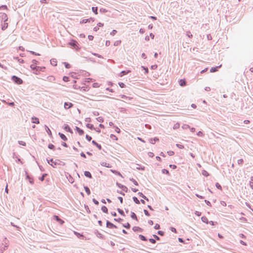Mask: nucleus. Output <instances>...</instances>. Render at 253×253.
<instances>
[{
	"label": "nucleus",
	"mask_w": 253,
	"mask_h": 253,
	"mask_svg": "<svg viewBox=\"0 0 253 253\" xmlns=\"http://www.w3.org/2000/svg\"><path fill=\"white\" fill-rule=\"evenodd\" d=\"M48 148L50 149L54 150L55 149V146L52 144H49L48 145Z\"/></svg>",
	"instance_id": "44"
},
{
	"label": "nucleus",
	"mask_w": 253,
	"mask_h": 253,
	"mask_svg": "<svg viewBox=\"0 0 253 253\" xmlns=\"http://www.w3.org/2000/svg\"><path fill=\"white\" fill-rule=\"evenodd\" d=\"M117 211H118V212H119L121 215H122V216H126V215H125V213H124V211H123L122 210H121V209H120L118 208V209H117Z\"/></svg>",
	"instance_id": "34"
},
{
	"label": "nucleus",
	"mask_w": 253,
	"mask_h": 253,
	"mask_svg": "<svg viewBox=\"0 0 253 253\" xmlns=\"http://www.w3.org/2000/svg\"><path fill=\"white\" fill-rule=\"evenodd\" d=\"M64 129L69 132H70L71 133H73L72 129L70 128L69 126L67 124L64 125Z\"/></svg>",
	"instance_id": "9"
},
{
	"label": "nucleus",
	"mask_w": 253,
	"mask_h": 253,
	"mask_svg": "<svg viewBox=\"0 0 253 253\" xmlns=\"http://www.w3.org/2000/svg\"><path fill=\"white\" fill-rule=\"evenodd\" d=\"M69 44L73 48H76V47H78V43L75 40H72L71 42H69Z\"/></svg>",
	"instance_id": "7"
},
{
	"label": "nucleus",
	"mask_w": 253,
	"mask_h": 253,
	"mask_svg": "<svg viewBox=\"0 0 253 253\" xmlns=\"http://www.w3.org/2000/svg\"><path fill=\"white\" fill-rule=\"evenodd\" d=\"M58 135L60 136V138L63 140L64 141H67V137L63 133L61 132H59Z\"/></svg>",
	"instance_id": "18"
},
{
	"label": "nucleus",
	"mask_w": 253,
	"mask_h": 253,
	"mask_svg": "<svg viewBox=\"0 0 253 253\" xmlns=\"http://www.w3.org/2000/svg\"><path fill=\"white\" fill-rule=\"evenodd\" d=\"M84 174L86 177H87L88 178H92V175H91V173L88 171H85L84 172Z\"/></svg>",
	"instance_id": "22"
},
{
	"label": "nucleus",
	"mask_w": 253,
	"mask_h": 253,
	"mask_svg": "<svg viewBox=\"0 0 253 253\" xmlns=\"http://www.w3.org/2000/svg\"><path fill=\"white\" fill-rule=\"evenodd\" d=\"M162 172L164 174H167V175H169V171L166 169H163L162 170Z\"/></svg>",
	"instance_id": "42"
},
{
	"label": "nucleus",
	"mask_w": 253,
	"mask_h": 253,
	"mask_svg": "<svg viewBox=\"0 0 253 253\" xmlns=\"http://www.w3.org/2000/svg\"><path fill=\"white\" fill-rule=\"evenodd\" d=\"M137 167H136V169L138 170H144L145 169L144 167H141L139 165H137Z\"/></svg>",
	"instance_id": "43"
},
{
	"label": "nucleus",
	"mask_w": 253,
	"mask_h": 253,
	"mask_svg": "<svg viewBox=\"0 0 253 253\" xmlns=\"http://www.w3.org/2000/svg\"><path fill=\"white\" fill-rule=\"evenodd\" d=\"M130 217L133 219H134V220H138V219H137V216H136V214L134 212H132V211L131 212Z\"/></svg>",
	"instance_id": "23"
},
{
	"label": "nucleus",
	"mask_w": 253,
	"mask_h": 253,
	"mask_svg": "<svg viewBox=\"0 0 253 253\" xmlns=\"http://www.w3.org/2000/svg\"><path fill=\"white\" fill-rule=\"evenodd\" d=\"M76 129L79 133V135H82L84 134V131L79 127L76 126Z\"/></svg>",
	"instance_id": "15"
},
{
	"label": "nucleus",
	"mask_w": 253,
	"mask_h": 253,
	"mask_svg": "<svg viewBox=\"0 0 253 253\" xmlns=\"http://www.w3.org/2000/svg\"><path fill=\"white\" fill-rule=\"evenodd\" d=\"M130 72V71L129 70H126V71H122L120 74V76L122 77L124 75H126L128 74Z\"/></svg>",
	"instance_id": "19"
},
{
	"label": "nucleus",
	"mask_w": 253,
	"mask_h": 253,
	"mask_svg": "<svg viewBox=\"0 0 253 253\" xmlns=\"http://www.w3.org/2000/svg\"><path fill=\"white\" fill-rule=\"evenodd\" d=\"M202 174L205 176H208L209 175V173L205 170H203Z\"/></svg>",
	"instance_id": "56"
},
{
	"label": "nucleus",
	"mask_w": 253,
	"mask_h": 253,
	"mask_svg": "<svg viewBox=\"0 0 253 253\" xmlns=\"http://www.w3.org/2000/svg\"><path fill=\"white\" fill-rule=\"evenodd\" d=\"M221 65L216 66V67H211L210 69V72L211 73H214L216 72L218 70V69L221 67Z\"/></svg>",
	"instance_id": "13"
},
{
	"label": "nucleus",
	"mask_w": 253,
	"mask_h": 253,
	"mask_svg": "<svg viewBox=\"0 0 253 253\" xmlns=\"http://www.w3.org/2000/svg\"><path fill=\"white\" fill-rule=\"evenodd\" d=\"M111 171L113 173H115L116 174H117L118 175H120L121 176H122V174H121V173L116 170H111Z\"/></svg>",
	"instance_id": "45"
},
{
	"label": "nucleus",
	"mask_w": 253,
	"mask_h": 253,
	"mask_svg": "<svg viewBox=\"0 0 253 253\" xmlns=\"http://www.w3.org/2000/svg\"><path fill=\"white\" fill-rule=\"evenodd\" d=\"M65 67L67 69H69L71 67V65L68 63L64 62Z\"/></svg>",
	"instance_id": "59"
},
{
	"label": "nucleus",
	"mask_w": 253,
	"mask_h": 253,
	"mask_svg": "<svg viewBox=\"0 0 253 253\" xmlns=\"http://www.w3.org/2000/svg\"><path fill=\"white\" fill-rule=\"evenodd\" d=\"M95 234L98 238H100L101 239H104V236L101 233L99 232L98 231L95 232Z\"/></svg>",
	"instance_id": "20"
},
{
	"label": "nucleus",
	"mask_w": 253,
	"mask_h": 253,
	"mask_svg": "<svg viewBox=\"0 0 253 253\" xmlns=\"http://www.w3.org/2000/svg\"><path fill=\"white\" fill-rule=\"evenodd\" d=\"M159 140V138H157V137H154V138H151L149 141H150V142L151 143V144H154L156 141H158Z\"/></svg>",
	"instance_id": "24"
},
{
	"label": "nucleus",
	"mask_w": 253,
	"mask_h": 253,
	"mask_svg": "<svg viewBox=\"0 0 253 253\" xmlns=\"http://www.w3.org/2000/svg\"><path fill=\"white\" fill-rule=\"evenodd\" d=\"M215 186L218 189H219V190H222V187H221V186L220 185V184L219 183H218V182L216 183H215Z\"/></svg>",
	"instance_id": "49"
},
{
	"label": "nucleus",
	"mask_w": 253,
	"mask_h": 253,
	"mask_svg": "<svg viewBox=\"0 0 253 253\" xmlns=\"http://www.w3.org/2000/svg\"><path fill=\"white\" fill-rule=\"evenodd\" d=\"M87 22H89V20L87 19H83L80 22L81 24L86 23Z\"/></svg>",
	"instance_id": "60"
},
{
	"label": "nucleus",
	"mask_w": 253,
	"mask_h": 253,
	"mask_svg": "<svg viewBox=\"0 0 253 253\" xmlns=\"http://www.w3.org/2000/svg\"><path fill=\"white\" fill-rule=\"evenodd\" d=\"M99 10H100V12L103 13H106L108 11L107 9H106L105 8H101Z\"/></svg>",
	"instance_id": "53"
},
{
	"label": "nucleus",
	"mask_w": 253,
	"mask_h": 253,
	"mask_svg": "<svg viewBox=\"0 0 253 253\" xmlns=\"http://www.w3.org/2000/svg\"><path fill=\"white\" fill-rule=\"evenodd\" d=\"M92 143L95 145L97 148H98V149L101 150L102 146L100 144H99L98 143H97L95 140L92 141Z\"/></svg>",
	"instance_id": "14"
},
{
	"label": "nucleus",
	"mask_w": 253,
	"mask_h": 253,
	"mask_svg": "<svg viewBox=\"0 0 253 253\" xmlns=\"http://www.w3.org/2000/svg\"><path fill=\"white\" fill-rule=\"evenodd\" d=\"M86 126L88 128H89V129H90L91 130H92L93 129H95V127H94L93 125H92V124H87L86 125Z\"/></svg>",
	"instance_id": "30"
},
{
	"label": "nucleus",
	"mask_w": 253,
	"mask_h": 253,
	"mask_svg": "<svg viewBox=\"0 0 253 253\" xmlns=\"http://www.w3.org/2000/svg\"><path fill=\"white\" fill-rule=\"evenodd\" d=\"M9 241L6 238H4L2 241V245L3 246H1L0 248V251L1 253H3L4 251L6 250L7 249L8 246Z\"/></svg>",
	"instance_id": "1"
},
{
	"label": "nucleus",
	"mask_w": 253,
	"mask_h": 253,
	"mask_svg": "<svg viewBox=\"0 0 253 253\" xmlns=\"http://www.w3.org/2000/svg\"><path fill=\"white\" fill-rule=\"evenodd\" d=\"M47 79L48 81L52 82L55 80V78L53 76H50L47 77Z\"/></svg>",
	"instance_id": "31"
},
{
	"label": "nucleus",
	"mask_w": 253,
	"mask_h": 253,
	"mask_svg": "<svg viewBox=\"0 0 253 253\" xmlns=\"http://www.w3.org/2000/svg\"><path fill=\"white\" fill-rule=\"evenodd\" d=\"M106 227L109 228H117L116 225H114L109 220L106 221Z\"/></svg>",
	"instance_id": "4"
},
{
	"label": "nucleus",
	"mask_w": 253,
	"mask_h": 253,
	"mask_svg": "<svg viewBox=\"0 0 253 253\" xmlns=\"http://www.w3.org/2000/svg\"><path fill=\"white\" fill-rule=\"evenodd\" d=\"M69 78L68 77H67V76H64L63 78V80L65 82H67L69 81Z\"/></svg>",
	"instance_id": "57"
},
{
	"label": "nucleus",
	"mask_w": 253,
	"mask_h": 253,
	"mask_svg": "<svg viewBox=\"0 0 253 253\" xmlns=\"http://www.w3.org/2000/svg\"><path fill=\"white\" fill-rule=\"evenodd\" d=\"M74 234L78 237L80 238L81 237H83V235L80 234V233H78L77 232H74Z\"/></svg>",
	"instance_id": "54"
},
{
	"label": "nucleus",
	"mask_w": 253,
	"mask_h": 253,
	"mask_svg": "<svg viewBox=\"0 0 253 253\" xmlns=\"http://www.w3.org/2000/svg\"><path fill=\"white\" fill-rule=\"evenodd\" d=\"M7 27H8V23L4 22L3 25H2L1 30L4 31L7 28Z\"/></svg>",
	"instance_id": "33"
},
{
	"label": "nucleus",
	"mask_w": 253,
	"mask_h": 253,
	"mask_svg": "<svg viewBox=\"0 0 253 253\" xmlns=\"http://www.w3.org/2000/svg\"><path fill=\"white\" fill-rule=\"evenodd\" d=\"M45 130L50 137H52V133L50 129L46 125L45 126Z\"/></svg>",
	"instance_id": "21"
},
{
	"label": "nucleus",
	"mask_w": 253,
	"mask_h": 253,
	"mask_svg": "<svg viewBox=\"0 0 253 253\" xmlns=\"http://www.w3.org/2000/svg\"><path fill=\"white\" fill-rule=\"evenodd\" d=\"M84 189L88 195L90 194V190L87 186H84Z\"/></svg>",
	"instance_id": "28"
},
{
	"label": "nucleus",
	"mask_w": 253,
	"mask_h": 253,
	"mask_svg": "<svg viewBox=\"0 0 253 253\" xmlns=\"http://www.w3.org/2000/svg\"><path fill=\"white\" fill-rule=\"evenodd\" d=\"M53 219L58 222L61 225H62L64 223V221L57 215H54L53 216Z\"/></svg>",
	"instance_id": "6"
},
{
	"label": "nucleus",
	"mask_w": 253,
	"mask_h": 253,
	"mask_svg": "<svg viewBox=\"0 0 253 253\" xmlns=\"http://www.w3.org/2000/svg\"><path fill=\"white\" fill-rule=\"evenodd\" d=\"M117 33V31L116 30H113L110 33V35H112V36H114Z\"/></svg>",
	"instance_id": "64"
},
{
	"label": "nucleus",
	"mask_w": 253,
	"mask_h": 253,
	"mask_svg": "<svg viewBox=\"0 0 253 253\" xmlns=\"http://www.w3.org/2000/svg\"><path fill=\"white\" fill-rule=\"evenodd\" d=\"M132 230L135 232H142L143 231V229L137 226H134L132 228Z\"/></svg>",
	"instance_id": "10"
},
{
	"label": "nucleus",
	"mask_w": 253,
	"mask_h": 253,
	"mask_svg": "<svg viewBox=\"0 0 253 253\" xmlns=\"http://www.w3.org/2000/svg\"><path fill=\"white\" fill-rule=\"evenodd\" d=\"M46 161L48 164L51 165L53 168H56L57 165H59V162H61L59 160L54 161L53 159H46Z\"/></svg>",
	"instance_id": "2"
},
{
	"label": "nucleus",
	"mask_w": 253,
	"mask_h": 253,
	"mask_svg": "<svg viewBox=\"0 0 253 253\" xmlns=\"http://www.w3.org/2000/svg\"><path fill=\"white\" fill-rule=\"evenodd\" d=\"M50 63L53 66H55L57 65V61L56 59H52L50 60Z\"/></svg>",
	"instance_id": "26"
},
{
	"label": "nucleus",
	"mask_w": 253,
	"mask_h": 253,
	"mask_svg": "<svg viewBox=\"0 0 253 253\" xmlns=\"http://www.w3.org/2000/svg\"><path fill=\"white\" fill-rule=\"evenodd\" d=\"M110 138L114 140H117L118 137L114 134H111L110 135Z\"/></svg>",
	"instance_id": "47"
},
{
	"label": "nucleus",
	"mask_w": 253,
	"mask_h": 253,
	"mask_svg": "<svg viewBox=\"0 0 253 253\" xmlns=\"http://www.w3.org/2000/svg\"><path fill=\"white\" fill-rule=\"evenodd\" d=\"M119 85L121 88H124L126 87V84L122 82L119 83Z\"/></svg>",
	"instance_id": "51"
},
{
	"label": "nucleus",
	"mask_w": 253,
	"mask_h": 253,
	"mask_svg": "<svg viewBox=\"0 0 253 253\" xmlns=\"http://www.w3.org/2000/svg\"><path fill=\"white\" fill-rule=\"evenodd\" d=\"M132 199L133 200V201L137 204H140V201H139V200L137 199V197H132Z\"/></svg>",
	"instance_id": "38"
},
{
	"label": "nucleus",
	"mask_w": 253,
	"mask_h": 253,
	"mask_svg": "<svg viewBox=\"0 0 253 253\" xmlns=\"http://www.w3.org/2000/svg\"><path fill=\"white\" fill-rule=\"evenodd\" d=\"M121 98H123V99H128L129 100H130L131 99V98L130 97L127 96L125 95H121Z\"/></svg>",
	"instance_id": "55"
},
{
	"label": "nucleus",
	"mask_w": 253,
	"mask_h": 253,
	"mask_svg": "<svg viewBox=\"0 0 253 253\" xmlns=\"http://www.w3.org/2000/svg\"><path fill=\"white\" fill-rule=\"evenodd\" d=\"M101 165L103 167H105L106 168H111L110 165L108 163H107L106 162H101Z\"/></svg>",
	"instance_id": "25"
},
{
	"label": "nucleus",
	"mask_w": 253,
	"mask_h": 253,
	"mask_svg": "<svg viewBox=\"0 0 253 253\" xmlns=\"http://www.w3.org/2000/svg\"><path fill=\"white\" fill-rule=\"evenodd\" d=\"M139 237L142 241H147V239L146 238V237H145L144 236H143L142 235H139Z\"/></svg>",
	"instance_id": "40"
},
{
	"label": "nucleus",
	"mask_w": 253,
	"mask_h": 253,
	"mask_svg": "<svg viewBox=\"0 0 253 253\" xmlns=\"http://www.w3.org/2000/svg\"><path fill=\"white\" fill-rule=\"evenodd\" d=\"M186 35L189 38H192L193 37L192 34L191 33V32L190 31H188V32H186Z\"/></svg>",
	"instance_id": "61"
},
{
	"label": "nucleus",
	"mask_w": 253,
	"mask_h": 253,
	"mask_svg": "<svg viewBox=\"0 0 253 253\" xmlns=\"http://www.w3.org/2000/svg\"><path fill=\"white\" fill-rule=\"evenodd\" d=\"M97 10H98L97 7H92V11L95 14H98Z\"/></svg>",
	"instance_id": "35"
},
{
	"label": "nucleus",
	"mask_w": 253,
	"mask_h": 253,
	"mask_svg": "<svg viewBox=\"0 0 253 253\" xmlns=\"http://www.w3.org/2000/svg\"><path fill=\"white\" fill-rule=\"evenodd\" d=\"M123 226L126 229H129L130 225L128 222H127L126 224H123Z\"/></svg>",
	"instance_id": "39"
},
{
	"label": "nucleus",
	"mask_w": 253,
	"mask_h": 253,
	"mask_svg": "<svg viewBox=\"0 0 253 253\" xmlns=\"http://www.w3.org/2000/svg\"><path fill=\"white\" fill-rule=\"evenodd\" d=\"M85 138L88 141H90L92 139L91 137L87 134L86 135Z\"/></svg>",
	"instance_id": "62"
},
{
	"label": "nucleus",
	"mask_w": 253,
	"mask_h": 253,
	"mask_svg": "<svg viewBox=\"0 0 253 253\" xmlns=\"http://www.w3.org/2000/svg\"><path fill=\"white\" fill-rule=\"evenodd\" d=\"M30 67L34 71V72H36L37 66H35L34 64H32L31 65Z\"/></svg>",
	"instance_id": "37"
},
{
	"label": "nucleus",
	"mask_w": 253,
	"mask_h": 253,
	"mask_svg": "<svg viewBox=\"0 0 253 253\" xmlns=\"http://www.w3.org/2000/svg\"><path fill=\"white\" fill-rule=\"evenodd\" d=\"M149 241L150 242H151L152 244H155L156 243V240L154 239L150 238L149 239Z\"/></svg>",
	"instance_id": "63"
},
{
	"label": "nucleus",
	"mask_w": 253,
	"mask_h": 253,
	"mask_svg": "<svg viewBox=\"0 0 253 253\" xmlns=\"http://www.w3.org/2000/svg\"><path fill=\"white\" fill-rule=\"evenodd\" d=\"M14 58L17 60V61L19 63H24V60L21 59V58H19L18 57H14Z\"/></svg>",
	"instance_id": "32"
},
{
	"label": "nucleus",
	"mask_w": 253,
	"mask_h": 253,
	"mask_svg": "<svg viewBox=\"0 0 253 253\" xmlns=\"http://www.w3.org/2000/svg\"><path fill=\"white\" fill-rule=\"evenodd\" d=\"M138 195H139L140 197H142L144 199L146 200V201H148V198H147L142 192H138Z\"/></svg>",
	"instance_id": "27"
},
{
	"label": "nucleus",
	"mask_w": 253,
	"mask_h": 253,
	"mask_svg": "<svg viewBox=\"0 0 253 253\" xmlns=\"http://www.w3.org/2000/svg\"><path fill=\"white\" fill-rule=\"evenodd\" d=\"M46 173H43L41 177H39V180L43 181L44 180L45 177L46 176Z\"/></svg>",
	"instance_id": "36"
},
{
	"label": "nucleus",
	"mask_w": 253,
	"mask_h": 253,
	"mask_svg": "<svg viewBox=\"0 0 253 253\" xmlns=\"http://www.w3.org/2000/svg\"><path fill=\"white\" fill-rule=\"evenodd\" d=\"M44 69H45V67L43 66V67L37 66L36 72H34V73L35 74H38V73H40V72L43 71Z\"/></svg>",
	"instance_id": "11"
},
{
	"label": "nucleus",
	"mask_w": 253,
	"mask_h": 253,
	"mask_svg": "<svg viewBox=\"0 0 253 253\" xmlns=\"http://www.w3.org/2000/svg\"><path fill=\"white\" fill-rule=\"evenodd\" d=\"M244 163V160L242 159H239L238 160V164L239 165H242Z\"/></svg>",
	"instance_id": "52"
},
{
	"label": "nucleus",
	"mask_w": 253,
	"mask_h": 253,
	"mask_svg": "<svg viewBox=\"0 0 253 253\" xmlns=\"http://www.w3.org/2000/svg\"><path fill=\"white\" fill-rule=\"evenodd\" d=\"M1 16L2 19L4 20V22H5L6 21H7L8 20L7 15L5 13H1Z\"/></svg>",
	"instance_id": "17"
},
{
	"label": "nucleus",
	"mask_w": 253,
	"mask_h": 253,
	"mask_svg": "<svg viewBox=\"0 0 253 253\" xmlns=\"http://www.w3.org/2000/svg\"><path fill=\"white\" fill-rule=\"evenodd\" d=\"M96 120L98 122L100 123H103L104 122V119L102 117H99L97 118Z\"/></svg>",
	"instance_id": "46"
},
{
	"label": "nucleus",
	"mask_w": 253,
	"mask_h": 253,
	"mask_svg": "<svg viewBox=\"0 0 253 253\" xmlns=\"http://www.w3.org/2000/svg\"><path fill=\"white\" fill-rule=\"evenodd\" d=\"M116 185L118 187L121 188L123 191H125L126 192H127L128 189L126 186H124L119 182H117Z\"/></svg>",
	"instance_id": "5"
},
{
	"label": "nucleus",
	"mask_w": 253,
	"mask_h": 253,
	"mask_svg": "<svg viewBox=\"0 0 253 253\" xmlns=\"http://www.w3.org/2000/svg\"><path fill=\"white\" fill-rule=\"evenodd\" d=\"M32 123L36 124H38L40 123L39 120L38 118L36 117H33L32 118Z\"/></svg>",
	"instance_id": "16"
},
{
	"label": "nucleus",
	"mask_w": 253,
	"mask_h": 253,
	"mask_svg": "<svg viewBox=\"0 0 253 253\" xmlns=\"http://www.w3.org/2000/svg\"><path fill=\"white\" fill-rule=\"evenodd\" d=\"M11 79L13 82L18 84H21L23 83L22 80L16 76H13L11 78Z\"/></svg>",
	"instance_id": "3"
},
{
	"label": "nucleus",
	"mask_w": 253,
	"mask_h": 253,
	"mask_svg": "<svg viewBox=\"0 0 253 253\" xmlns=\"http://www.w3.org/2000/svg\"><path fill=\"white\" fill-rule=\"evenodd\" d=\"M201 219L203 222H205L206 223H208V219L206 216L202 217Z\"/></svg>",
	"instance_id": "41"
},
{
	"label": "nucleus",
	"mask_w": 253,
	"mask_h": 253,
	"mask_svg": "<svg viewBox=\"0 0 253 253\" xmlns=\"http://www.w3.org/2000/svg\"><path fill=\"white\" fill-rule=\"evenodd\" d=\"M73 106V104L70 102H65L64 105V108L66 109H70V108L72 107Z\"/></svg>",
	"instance_id": "8"
},
{
	"label": "nucleus",
	"mask_w": 253,
	"mask_h": 253,
	"mask_svg": "<svg viewBox=\"0 0 253 253\" xmlns=\"http://www.w3.org/2000/svg\"><path fill=\"white\" fill-rule=\"evenodd\" d=\"M158 234L160 235V236H163L164 235L165 233L163 231L159 230V231H158Z\"/></svg>",
	"instance_id": "58"
},
{
	"label": "nucleus",
	"mask_w": 253,
	"mask_h": 253,
	"mask_svg": "<svg viewBox=\"0 0 253 253\" xmlns=\"http://www.w3.org/2000/svg\"><path fill=\"white\" fill-rule=\"evenodd\" d=\"M101 210L104 213H107L108 212L107 208L104 206L101 207Z\"/></svg>",
	"instance_id": "29"
},
{
	"label": "nucleus",
	"mask_w": 253,
	"mask_h": 253,
	"mask_svg": "<svg viewBox=\"0 0 253 253\" xmlns=\"http://www.w3.org/2000/svg\"><path fill=\"white\" fill-rule=\"evenodd\" d=\"M130 180L131 181L134 183V185H135L136 186H137L138 185V182L133 178H130Z\"/></svg>",
	"instance_id": "50"
},
{
	"label": "nucleus",
	"mask_w": 253,
	"mask_h": 253,
	"mask_svg": "<svg viewBox=\"0 0 253 253\" xmlns=\"http://www.w3.org/2000/svg\"><path fill=\"white\" fill-rule=\"evenodd\" d=\"M141 68L145 71V74H147L148 73L149 70L147 67L144 66H141Z\"/></svg>",
	"instance_id": "48"
},
{
	"label": "nucleus",
	"mask_w": 253,
	"mask_h": 253,
	"mask_svg": "<svg viewBox=\"0 0 253 253\" xmlns=\"http://www.w3.org/2000/svg\"><path fill=\"white\" fill-rule=\"evenodd\" d=\"M179 84L181 86H185L186 85V81L185 79H180L179 81Z\"/></svg>",
	"instance_id": "12"
}]
</instances>
